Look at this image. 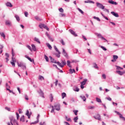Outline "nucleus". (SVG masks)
<instances>
[{"instance_id":"nucleus-1","label":"nucleus","mask_w":125,"mask_h":125,"mask_svg":"<svg viewBox=\"0 0 125 125\" xmlns=\"http://www.w3.org/2000/svg\"><path fill=\"white\" fill-rule=\"evenodd\" d=\"M52 110H51V113H53L54 112V108L57 111H59L60 110V104H59L55 103L54 105H52Z\"/></svg>"},{"instance_id":"nucleus-2","label":"nucleus","mask_w":125,"mask_h":125,"mask_svg":"<svg viewBox=\"0 0 125 125\" xmlns=\"http://www.w3.org/2000/svg\"><path fill=\"white\" fill-rule=\"evenodd\" d=\"M66 64H67V63H66V61H62V62H57V64L59 65L60 67H61V68H63V67H64Z\"/></svg>"},{"instance_id":"nucleus-3","label":"nucleus","mask_w":125,"mask_h":125,"mask_svg":"<svg viewBox=\"0 0 125 125\" xmlns=\"http://www.w3.org/2000/svg\"><path fill=\"white\" fill-rule=\"evenodd\" d=\"M18 66L22 68L23 70H26V65L24 63L21 62L19 63V62H18Z\"/></svg>"},{"instance_id":"nucleus-4","label":"nucleus","mask_w":125,"mask_h":125,"mask_svg":"<svg viewBox=\"0 0 125 125\" xmlns=\"http://www.w3.org/2000/svg\"><path fill=\"white\" fill-rule=\"evenodd\" d=\"M39 27L40 28H41V29H42V28H44V29H46L47 31H49V28H48V27L44 24H40L39 25Z\"/></svg>"},{"instance_id":"nucleus-5","label":"nucleus","mask_w":125,"mask_h":125,"mask_svg":"<svg viewBox=\"0 0 125 125\" xmlns=\"http://www.w3.org/2000/svg\"><path fill=\"white\" fill-rule=\"evenodd\" d=\"M96 4H97V6H98V7H99V8H101V9H104L105 8V6L102 5V4L100 3L97 2Z\"/></svg>"},{"instance_id":"nucleus-6","label":"nucleus","mask_w":125,"mask_h":125,"mask_svg":"<svg viewBox=\"0 0 125 125\" xmlns=\"http://www.w3.org/2000/svg\"><path fill=\"white\" fill-rule=\"evenodd\" d=\"M97 37L98 38H99L100 39H102V40H104V41H105V42H108V41L107 40H106V39H105L104 38L103 36H102V35L101 34H99L97 35Z\"/></svg>"},{"instance_id":"nucleus-7","label":"nucleus","mask_w":125,"mask_h":125,"mask_svg":"<svg viewBox=\"0 0 125 125\" xmlns=\"http://www.w3.org/2000/svg\"><path fill=\"white\" fill-rule=\"evenodd\" d=\"M108 2L110 4H114V5H117L118 4V3L117 2H115L113 1V0H109Z\"/></svg>"},{"instance_id":"nucleus-8","label":"nucleus","mask_w":125,"mask_h":125,"mask_svg":"<svg viewBox=\"0 0 125 125\" xmlns=\"http://www.w3.org/2000/svg\"><path fill=\"white\" fill-rule=\"evenodd\" d=\"M69 32L71 33V34H72V35L74 36V37H78V35L77 33H76V32H75V31H74V30L70 29Z\"/></svg>"},{"instance_id":"nucleus-9","label":"nucleus","mask_w":125,"mask_h":125,"mask_svg":"<svg viewBox=\"0 0 125 125\" xmlns=\"http://www.w3.org/2000/svg\"><path fill=\"white\" fill-rule=\"evenodd\" d=\"M49 58H50L51 62H52V63H55L56 64H57V62H56V61L55 60H54V59H53V58H52V57L49 56Z\"/></svg>"},{"instance_id":"nucleus-10","label":"nucleus","mask_w":125,"mask_h":125,"mask_svg":"<svg viewBox=\"0 0 125 125\" xmlns=\"http://www.w3.org/2000/svg\"><path fill=\"white\" fill-rule=\"evenodd\" d=\"M94 118H95L96 120H98L99 121L101 120V117L99 114H97L95 117H94Z\"/></svg>"},{"instance_id":"nucleus-11","label":"nucleus","mask_w":125,"mask_h":125,"mask_svg":"<svg viewBox=\"0 0 125 125\" xmlns=\"http://www.w3.org/2000/svg\"><path fill=\"white\" fill-rule=\"evenodd\" d=\"M5 25L9 26H11V21H6Z\"/></svg>"},{"instance_id":"nucleus-12","label":"nucleus","mask_w":125,"mask_h":125,"mask_svg":"<svg viewBox=\"0 0 125 125\" xmlns=\"http://www.w3.org/2000/svg\"><path fill=\"white\" fill-rule=\"evenodd\" d=\"M25 58H27L30 62H33V63H35V62L34 61V59H31V58L29 57L28 56H25Z\"/></svg>"},{"instance_id":"nucleus-13","label":"nucleus","mask_w":125,"mask_h":125,"mask_svg":"<svg viewBox=\"0 0 125 125\" xmlns=\"http://www.w3.org/2000/svg\"><path fill=\"white\" fill-rule=\"evenodd\" d=\"M20 122H22V123H24V122H25V116L24 115H22L20 119Z\"/></svg>"},{"instance_id":"nucleus-14","label":"nucleus","mask_w":125,"mask_h":125,"mask_svg":"<svg viewBox=\"0 0 125 125\" xmlns=\"http://www.w3.org/2000/svg\"><path fill=\"white\" fill-rule=\"evenodd\" d=\"M111 13L113 16H115V17H119V14L118 13H116L115 12H111Z\"/></svg>"},{"instance_id":"nucleus-15","label":"nucleus","mask_w":125,"mask_h":125,"mask_svg":"<svg viewBox=\"0 0 125 125\" xmlns=\"http://www.w3.org/2000/svg\"><path fill=\"white\" fill-rule=\"evenodd\" d=\"M62 53L64 55V56H65V57H67L68 56V54H67V53L66 52V51H65L64 49H62Z\"/></svg>"},{"instance_id":"nucleus-16","label":"nucleus","mask_w":125,"mask_h":125,"mask_svg":"<svg viewBox=\"0 0 125 125\" xmlns=\"http://www.w3.org/2000/svg\"><path fill=\"white\" fill-rule=\"evenodd\" d=\"M117 73L119 74V75H120V76H123V75H124V74H125L124 72H122L121 71H119V70H117L116 71Z\"/></svg>"},{"instance_id":"nucleus-17","label":"nucleus","mask_w":125,"mask_h":125,"mask_svg":"<svg viewBox=\"0 0 125 125\" xmlns=\"http://www.w3.org/2000/svg\"><path fill=\"white\" fill-rule=\"evenodd\" d=\"M86 82H87V79H84L83 81L81 83V85H84L86 83Z\"/></svg>"},{"instance_id":"nucleus-18","label":"nucleus","mask_w":125,"mask_h":125,"mask_svg":"<svg viewBox=\"0 0 125 125\" xmlns=\"http://www.w3.org/2000/svg\"><path fill=\"white\" fill-rule=\"evenodd\" d=\"M25 115L26 116H27L28 119H30V116H31V113H30V112H29V111L28 110L26 111V113L25 114Z\"/></svg>"},{"instance_id":"nucleus-19","label":"nucleus","mask_w":125,"mask_h":125,"mask_svg":"<svg viewBox=\"0 0 125 125\" xmlns=\"http://www.w3.org/2000/svg\"><path fill=\"white\" fill-rule=\"evenodd\" d=\"M31 46H32V50H33V51H36V50H37V49H36V46L35 45H34V44H32L31 45Z\"/></svg>"},{"instance_id":"nucleus-20","label":"nucleus","mask_w":125,"mask_h":125,"mask_svg":"<svg viewBox=\"0 0 125 125\" xmlns=\"http://www.w3.org/2000/svg\"><path fill=\"white\" fill-rule=\"evenodd\" d=\"M6 6H9V7H12V4L9 2L6 3Z\"/></svg>"},{"instance_id":"nucleus-21","label":"nucleus","mask_w":125,"mask_h":125,"mask_svg":"<svg viewBox=\"0 0 125 125\" xmlns=\"http://www.w3.org/2000/svg\"><path fill=\"white\" fill-rule=\"evenodd\" d=\"M40 117H41V115H40V114H38V116H37V121H36V122H34V123H32V124H38V122H39V119H40Z\"/></svg>"},{"instance_id":"nucleus-22","label":"nucleus","mask_w":125,"mask_h":125,"mask_svg":"<svg viewBox=\"0 0 125 125\" xmlns=\"http://www.w3.org/2000/svg\"><path fill=\"white\" fill-rule=\"evenodd\" d=\"M49 99L51 101V102H52L53 100V95H52V94H51L49 96Z\"/></svg>"},{"instance_id":"nucleus-23","label":"nucleus","mask_w":125,"mask_h":125,"mask_svg":"<svg viewBox=\"0 0 125 125\" xmlns=\"http://www.w3.org/2000/svg\"><path fill=\"white\" fill-rule=\"evenodd\" d=\"M84 2L85 3H94V2L91 0H86Z\"/></svg>"},{"instance_id":"nucleus-24","label":"nucleus","mask_w":125,"mask_h":125,"mask_svg":"<svg viewBox=\"0 0 125 125\" xmlns=\"http://www.w3.org/2000/svg\"><path fill=\"white\" fill-rule=\"evenodd\" d=\"M35 19H36V20H37V21H42V19H41L38 16L35 17Z\"/></svg>"},{"instance_id":"nucleus-25","label":"nucleus","mask_w":125,"mask_h":125,"mask_svg":"<svg viewBox=\"0 0 125 125\" xmlns=\"http://www.w3.org/2000/svg\"><path fill=\"white\" fill-rule=\"evenodd\" d=\"M15 17L18 22H19V21H20V18L18 16V15H16Z\"/></svg>"},{"instance_id":"nucleus-26","label":"nucleus","mask_w":125,"mask_h":125,"mask_svg":"<svg viewBox=\"0 0 125 125\" xmlns=\"http://www.w3.org/2000/svg\"><path fill=\"white\" fill-rule=\"evenodd\" d=\"M39 93L42 97H43V98H44V96H43V92H42V90H40V92H39Z\"/></svg>"},{"instance_id":"nucleus-27","label":"nucleus","mask_w":125,"mask_h":125,"mask_svg":"<svg viewBox=\"0 0 125 125\" xmlns=\"http://www.w3.org/2000/svg\"><path fill=\"white\" fill-rule=\"evenodd\" d=\"M47 46L48 47L49 49H52V47L51 45L48 43L46 44Z\"/></svg>"},{"instance_id":"nucleus-28","label":"nucleus","mask_w":125,"mask_h":125,"mask_svg":"<svg viewBox=\"0 0 125 125\" xmlns=\"http://www.w3.org/2000/svg\"><path fill=\"white\" fill-rule=\"evenodd\" d=\"M35 42H38V43H41V42L40 41V40L37 38H34Z\"/></svg>"},{"instance_id":"nucleus-29","label":"nucleus","mask_w":125,"mask_h":125,"mask_svg":"<svg viewBox=\"0 0 125 125\" xmlns=\"http://www.w3.org/2000/svg\"><path fill=\"white\" fill-rule=\"evenodd\" d=\"M69 72L70 74H73V72L76 73V71L75 69H70Z\"/></svg>"},{"instance_id":"nucleus-30","label":"nucleus","mask_w":125,"mask_h":125,"mask_svg":"<svg viewBox=\"0 0 125 125\" xmlns=\"http://www.w3.org/2000/svg\"><path fill=\"white\" fill-rule=\"evenodd\" d=\"M54 49H55L56 51H57V52H58L59 54H61V53H60L56 46H54Z\"/></svg>"},{"instance_id":"nucleus-31","label":"nucleus","mask_w":125,"mask_h":125,"mask_svg":"<svg viewBox=\"0 0 125 125\" xmlns=\"http://www.w3.org/2000/svg\"><path fill=\"white\" fill-rule=\"evenodd\" d=\"M39 80L40 81H43V80H44V78H43L42 76H39Z\"/></svg>"},{"instance_id":"nucleus-32","label":"nucleus","mask_w":125,"mask_h":125,"mask_svg":"<svg viewBox=\"0 0 125 125\" xmlns=\"http://www.w3.org/2000/svg\"><path fill=\"white\" fill-rule=\"evenodd\" d=\"M80 97L83 101H85L86 100V98H85V96H81Z\"/></svg>"},{"instance_id":"nucleus-33","label":"nucleus","mask_w":125,"mask_h":125,"mask_svg":"<svg viewBox=\"0 0 125 125\" xmlns=\"http://www.w3.org/2000/svg\"><path fill=\"white\" fill-rule=\"evenodd\" d=\"M113 59L114 60H115L116 61H117V59H118V58H119V57H118V56H117V55H113Z\"/></svg>"},{"instance_id":"nucleus-34","label":"nucleus","mask_w":125,"mask_h":125,"mask_svg":"<svg viewBox=\"0 0 125 125\" xmlns=\"http://www.w3.org/2000/svg\"><path fill=\"white\" fill-rule=\"evenodd\" d=\"M93 65L94 68H96V69H98V66H97V64H96V63H94L93 64Z\"/></svg>"},{"instance_id":"nucleus-35","label":"nucleus","mask_w":125,"mask_h":125,"mask_svg":"<svg viewBox=\"0 0 125 125\" xmlns=\"http://www.w3.org/2000/svg\"><path fill=\"white\" fill-rule=\"evenodd\" d=\"M0 36H1L2 37H3V39H5V35L4 34V33L3 32L2 33H0Z\"/></svg>"},{"instance_id":"nucleus-36","label":"nucleus","mask_w":125,"mask_h":125,"mask_svg":"<svg viewBox=\"0 0 125 125\" xmlns=\"http://www.w3.org/2000/svg\"><path fill=\"white\" fill-rule=\"evenodd\" d=\"M67 66H68L70 68H72L70 61H67Z\"/></svg>"},{"instance_id":"nucleus-37","label":"nucleus","mask_w":125,"mask_h":125,"mask_svg":"<svg viewBox=\"0 0 125 125\" xmlns=\"http://www.w3.org/2000/svg\"><path fill=\"white\" fill-rule=\"evenodd\" d=\"M62 99H64V98L66 97V96H67V95L64 92L62 94Z\"/></svg>"},{"instance_id":"nucleus-38","label":"nucleus","mask_w":125,"mask_h":125,"mask_svg":"<svg viewBox=\"0 0 125 125\" xmlns=\"http://www.w3.org/2000/svg\"><path fill=\"white\" fill-rule=\"evenodd\" d=\"M96 101H97L99 103H102V101H101V99L96 98Z\"/></svg>"},{"instance_id":"nucleus-39","label":"nucleus","mask_w":125,"mask_h":125,"mask_svg":"<svg viewBox=\"0 0 125 125\" xmlns=\"http://www.w3.org/2000/svg\"><path fill=\"white\" fill-rule=\"evenodd\" d=\"M26 47H27V48H28V49H29V50H30V51H33V50L32 49V48L31 47V46L27 45H26Z\"/></svg>"},{"instance_id":"nucleus-40","label":"nucleus","mask_w":125,"mask_h":125,"mask_svg":"<svg viewBox=\"0 0 125 125\" xmlns=\"http://www.w3.org/2000/svg\"><path fill=\"white\" fill-rule=\"evenodd\" d=\"M16 115H17V120H18V121L19 120V118H20V115H19V114H18V113H16Z\"/></svg>"},{"instance_id":"nucleus-41","label":"nucleus","mask_w":125,"mask_h":125,"mask_svg":"<svg viewBox=\"0 0 125 125\" xmlns=\"http://www.w3.org/2000/svg\"><path fill=\"white\" fill-rule=\"evenodd\" d=\"M12 62H15L16 63V59L13 58V57H12Z\"/></svg>"},{"instance_id":"nucleus-42","label":"nucleus","mask_w":125,"mask_h":125,"mask_svg":"<svg viewBox=\"0 0 125 125\" xmlns=\"http://www.w3.org/2000/svg\"><path fill=\"white\" fill-rule=\"evenodd\" d=\"M78 119H79V118L78 117V116H76L75 118H74V121L75 123H77V121H78Z\"/></svg>"},{"instance_id":"nucleus-43","label":"nucleus","mask_w":125,"mask_h":125,"mask_svg":"<svg viewBox=\"0 0 125 125\" xmlns=\"http://www.w3.org/2000/svg\"><path fill=\"white\" fill-rule=\"evenodd\" d=\"M44 59H45L47 62H48V57H47L46 55H44Z\"/></svg>"},{"instance_id":"nucleus-44","label":"nucleus","mask_w":125,"mask_h":125,"mask_svg":"<svg viewBox=\"0 0 125 125\" xmlns=\"http://www.w3.org/2000/svg\"><path fill=\"white\" fill-rule=\"evenodd\" d=\"M73 113H74L75 116H77L78 115V112H79V111H78V110H73Z\"/></svg>"},{"instance_id":"nucleus-45","label":"nucleus","mask_w":125,"mask_h":125,"mask_svg":"<svg viewBox=\"0 0 125 125\" xmlns=\"http://www.w3.org/2000/svg\"><path fill=\"white\" fill-rule=\"evenodd\" d=\"M59 10L60 12H62V13H63L64 12V10L62 8H60Z\"/></svg>"},{"instance_id":"nucleus-46","label":"nucleus","mask_w":125,"mask_h":125,"mask_svg":"<svg viewBox=\"0 0 125 125\" xmlns=\"http://www.w3.org/2000/svg\"><path fill=\"white\" fill-rule=\"evenodd\" d=\"M11 64L13 66V67H15V62L11 61Z\"/></svg>"},{"instance_id":"nucleus-47","label":"nucleus","mask_w":125,"mask_h":125,"mask_svg":"<svg viewBox=\"0 0 125 125\" xmlns=\"http://www.w3.org/2000/svg\"><path fill=\"white\" fill-rule=\"evenodd\" d=\"M93 18H94V19L97 20V21H100V19L98 17H94Z\"/></svg>"},{"instance_id":"nucleus-48","label":"nucleus","mask_w":125,"mask_h":125,"mask_svg":"<svg viewBox=\"0 0 125 125\" xmlns=\"http://www.w3.org/2000/svg\"><path fill=\"white\" fill-rule=\"evenodd\" d=\"M101 47L102 48V49L103 50H104V51H106V50H107V49H106V48H105L104 46H101Z\"/></svg>"},{"instance_id":"nucleus-49","label":"nucleus","mask_w":125,"mask_h":125,"mask_svg":"<svg viewBox=\"0 0 125 125\" xmlns=\"http://www.w3.org/2000/svg\"><path fill=\"white\" fill-rule=\"evenodd\" d=\"M78 10H79V11H80L81 12V13H82V14H83V10H82V9L78 8Z\"/></svg>"},{"instance_id":"nucleus-50","label":"nucleus","mask_w":125,"mask_h":125,"mask_svg":"<svg viewBox=\"0 0 125 125\" xmlns=\"http://www.w3.org/2000/svg\"><path fill=\"white\" fill-rule=\"evenodd\" d=\"M120 118L121 119H122V120H123V121H125V118L124 116H123V115H121Z\"/></svg>"},{"instance_id":"nucleus-51","label":"nucleus","mask_w":125,"mask_h":125,"mask_svg":"<svg viewBox=\"0 0 125 125\" xmlns=\"http://www.w3.org/2000/svg\"><path fill=\"white\" fill-rule=\"evenodd\" d=\"M102 77L103 79H104V80H106V75H105V74L102 75Z\"/></svg>"},{"instance_id":"nucleus-52","label":"nucleus","mask_w":125,"mask_h":125,"mask_svg":"<svg viewBox=\"0 0 125 125\" xmlns=\"http://www.w3.org/2000/svg\"><path fill=\"white\" fill-rule=\"evenodd\" d=\"M66 16V15L64 14H62V13H61V14H60V17H65Z\"/></svg>"},{"instance_id":"nucleus-53","label":"nucleus","mask_w":125,"mask_h":125,"mask_svg":"<svg viewBox=\"0 0 125 125\" xmlns=\"http://www.w3.org/2000/svg\"><path fill=\"white\" fill-rule=\"evenodd\" d=\"M105 99H107V100H108L109 101H112V98L110 97L105 98Z\"/></svg>"},{"instance_id":"nucleus-54","label":"nucleus","mask_w":125,"mask_h":125,"mask_svg":"<svg viewBox=\"0 0 125 125\" xmlns=\"http://www.w3.org/2000/svg\"><path fill=\"white\" fill-rule=\"evenodd\" d=\"M61 42L62 45H65V43H64V41H63V40H61Z\"/></svg>"},{"instance_id":"nucleus-55","label":"nucleus","mask_w":125,"mask_h":125,"mask_svg":"<svg viewBox=\"0 0 125 125\" xmlns=\"http://www.w3.org/2000/svg\"><path fill=\"white\" fill-rule=\"evenodd\" d=\"M102 16H103V17L106 20H108V18H107V17H105V16H104V15H103V14H102Z\"/></svg>"},{"instance_id":"nucleus-56","label":"nucleus","mask_w":125,"mask_h":125,"mask_svg":"<svg viewBox=\"0 0 125 125\" xmlns=\"http://www.w3.org/2000/svg\"><path fill=\"white\" fill-rule=\"evenodd\" d=\"M116 67H117V70H120V69H122V70H123V69H124V68H121V67L118 66L117 65L116 66Z\"/></svg>"},{"instance_id":"nucleus-57","label":"nucleus","mask_w":125,"mask_h":125,"mask_svg":"<svg viewBox=\"0 0 125 125\" xmlns=\"http://www.w3.org/2000/svg\"><path fill=\"white\" fill-rule=\"evenodd\" d=\"M88 52L89 53V54L91 55L92 53H91V50H90V49H88Z\"/></svg>"},{"instance_id":"nucleus-58","label":"nucleus","mask_w":125,"mask_h":125,"mask_svg":"<svg viewBox=\"0 0 125 125\" xmlns=\"http://www.w3.org/2000/svg\"><path fill=\"white\" fill-rule=\"evenodd\" d=\"M28 12H24V15H25V17H28Z\"/></svg>"},{"instance_id":"nucleus-59","label":"nucleus","mask_w":125,"mask_h":125,"mask_svg":"<svg viewBox=\"0 0 125 125\" xmlns=\"http://www.w3.org/2000/svg\"><path fill=\"white\" fill-rule=\"evenodd\" d=\"M56 86H57V84H58V80H56V82L55 83Z\"/></svg>"},{"instance_id":"nucleus-60","label":"nucleus","mask_w":125,"mask_h":125,"mask_svg":"<svg viewBox=\"0 0 125 125\" xmlns=\"http://www.w3.org/2000/svg\"><path fill=\"white\" fill-rule=\"evenodd\" d=\"M46 35L47 37H48V39H50V36H49V34L47 32L46 33Z\"/></svg>"},{"instance_id":"nucleus-61","label":"nucleus","mask_w":125,"mask_h":125,"mask_svg":"<svg viewBox=\"0 0 125 125\" xmlns=\"http://www.w3.org/2000/svg\"><path fill=\"white\" fill-rule=\"evenodd\" d=\"M66 118V121H67V122H71V120L70 118H68L67 117Z\"/></svg>"},{"instance_id":"nucleus-62","label":"nucleus","mask_w":125,"mask_h":125,"mask_svg":"<svg viewBox=\"0 0 125 125\" xmlns=\"http://www.w3.org/2000/svg\"><path fill=\"white\" fill-rule=\"evenodd\" d=\"M5 56H6L7 58H9V54H8V53H6V54H5Z\"/></svg>"},{"instance_id":"nucleus-63","label":"nucleus","mask_w":125,"mask_h":125,"mask_svg":"<svg viewBox=\"0 0 125 125\" xmlns=\"http://www.w3.org/2000/svg\"><path fill=\"white\" fill-rule=\"evenodd\" d=\"M40 125H46V124L44 122H41L40 123Z\"/></svg>"},{"instance_id":"nucleus-64","label":"nucleus","mask_w":125,"mask_h":125,"mask_svg":"<svg viewBox=\"0 0 125 125\" xmlns=\"http://www.w3.org/2000/svg\"><path fill=\"white\" fill-rule=\"evenodd\" d=\"M89 109H94L95 107L94 106H89Z\"/></svg>"}]
</instances>
